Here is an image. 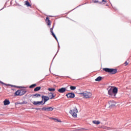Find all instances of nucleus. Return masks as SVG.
Masks as SVG:
<instances>
[{"label": "nucleus", "instance_id": "nucleus-11", "mask_svg": "<svg viewBox=\"0 0 131 131\" xmlns=\"http://www.w3.org/2000/svg\"><path fill=\"white\" fill-rule=\"evenodd\" d=\"M53 28L50 29V32L51 33L52 35H53V36L54 37V38L57 40V41H58V38H57L56 35H55V33H54V32L53 31Z\"/></svg>", "mask_w": 131, "mask_h": 131}, {"label": "nucleus", "instance_id": "nucleus-31", "mask_svg": "<svg viewBox=\"0 0 131 131\" xmlns=\"http://www.w3.org/2000/svg\"><path fill=\"white\" fill-rule=\"evenodd\" d=\"M129 99H131V96H130L129 97Z\"/></svg>", "mask_w": 131, "mask_h": 131}, {"label": "nucleus", "instance_id": "nucleus-19", "mask_svg": "<svg viewBox=\"0 0 131 131\" xmlns=\"http://www.w3.org/2000/svg\"><path fill=\"white\" fill-rule=\"evenodd\" d=\"M25 5H26V6H27L28 7H30L31 6L30 5V4L29 3V2H28V1H26Z\"/></svg>", "mask_w": 131, "mask_h": 131}, {"label": "nucleus", "instance_id": "nucleus-25", "mask_svg": "<svg viewBox=\"0 0 131 131\" xmlns=\"http://www.w3.org/2000/svg\"><path fill=\"white\" fill-rule=\"evenodd\" d=\"M56 122H61V121L58 119H55Z\"/></svg>", "mask_w": 131, "mask_h": 131}, {"label": "nucleus", "instance_id": "nucleus-6", "mask_svg": "<svg viewBox=\"0 0 131 131\" xmlns=\"http://www.w3.org/2000/svg\"><path fill=\"white\" fill-rule=\"evenodd\" d=\"M42 101L44 100V103H42V105H44V104H46V102H47V101H49L50 100V98L48 96H42Z\"/></svg>", "mask_w": 131, "mask_h": 131}, {"label": "nucleus", "instance_id": "nucleus-23", "mask_svg": "<svg viewBox=\"0 0 131 131\" xmlns=\"http://www.w3.org/2000/svg\"><path fill=\"white\" fill-rule=\"evenodd\" d=\"M41 110H42L43 111H48V107H43L41 108Z\"/></svg>", "mask_w": 131, "mask_h": 131}, {"label": "nucleus", "instance_id": "nucleus-4", "mask_svg": "<svg viewBox=\"0 0 131 131\" xmlns=\"http://www.w3.org/2000/svg\"><path fill=\"white\" fill-rule=\"evenodd\" d=\"M78 112V111L77 110V108H74L72 110L70 111V113L72 115L73 117L76 118L77 117V113Z\"/></svg>", "mask_w": 131, "mask_h": 131}, {"label": "nucleus", "instance_id": "nucleus-24", "mask_svg": "<svg viewBox=\"0 0 131 131\" xmlns=\"http://www.w3.org/2000/svg\"><path fill=\"white\" fill-rule=\"evenodd\" d=\"M34 97H36V98H38L40 97V94H36L34 95Z\"/></svg>", "mask_w": 131, "mask_h": 131}, {"label": "nucleus", "instance_id": "nucleus-9", "mask_svg": "<svg viewBox=\"0 0 131 131\" xmlns=\"http://www.w3.org/2000/svg\"><path fill=\"white\" fill-rule=\"evenodd\" d=\"M33 104L35 106H39V105H42V100L41 101H34Z\"/></svg>", "mask_w": 131, "mask_h": 131}, {"label": "nucleus", "instance_id": "nucleus-17", "mask_svg": "<svg viewBox=\"0 0 131 131\" xmlns=\"http://www.w3.org/2000/svg\"><path fill=\"white\" fill-rule=\"evenodd\" d=\"M70 89L71 90V91H74V90L76 89V87L74 86H71Z\"/></svg>", "mask_w": 131, "mask_h": 131}, {"label": "nucleus", "instance_id": "nucleus-1", "mask_svg": "<svg viewBox=\"0 0 131 131\" xmlns=\"http://www.w3.org/2000/svg\"><path fill=\"white\" fill-rule=\"evenodd\" d=\"M118 92V90L116 87L114 88L113 89L111 88L108 91V93L110 96H111L113 98H114L115 96H116L117 93Z\"/></svg>", "mask_w": 131, "mask_h": 131}, {"label": "nucleus", "instance_id": "nucleus-2", "mask_svg": "<svg viewBox=\"0 0 131 131\" xmlns=\"http://www.w3.org/2000/svg\"><path fill=\"white\" fill-rule=\"evenodd\" d=\"M81 97H83L84 99H90L92 97V93L88 91H84L79 94Z\"/></svg>", "mask_w": 131, "mask_h": 131}, {"label": "nucleus", "instance_id": "nucleus-21", "mask_svg": "<svg viewBox=\"0 0 131 131\" xmlns=\"http://www.w3.org/2000/svg\"><path fill=\"white\" fill-rule=\"evenodd\" d=\"M46 21H48V25H51V21H50V19H49V17H47Z\"/></svg>", "mask_w": 131, "mask_h": 131}, {"label": "nucleus", "instance_id": "nucleus-20", "mask_svg": "<svg viewBox=\"0 0 131 131\" xmlns=\"http://www.w3.org/2000/svg\"><path fill=\"white\" fill-rule=\"evenodd\" d=\"M52 110H54V108L52 107H47V111H52Z\"/></svg>", "mask_w": 131, "mask_h": 131}, {"label": "nucleus", "instance_id": "nucleus-14", "mask_svg": "<svg viewBox=\"0 0 131 131\" xmlns=\"http://www.w3.org/2000/svg\"><path fill=\"white\" fill-rule=\"evenodd\" d=\"M93 123H94V124L98 125V124H100V121L94 120V121H93Z\"/></svg>", "mask_w": 131, "mask_h": 131}, {"label": "nucleus", "instance_id": "nucleus-3", "mask_svg": "<svg viewBox=\"0 0 131 131\" xmlns=\"http://www.w3.org/2000/svg\"><path fill=\"white\" fill-rule=\"evenodd\" d=\"M103 70L107 73H111V74H115L117 72V70L114 69L104 68Z\"/></svg>", "mask_w": 131, "mask_h": 131}, {"label": "nucleus", "instance_id": "nucleus-29", "mask_svg": "<svg viewBox=\"0 0 131 131\" xmlns=\"http://www.w3.org/2000/svg\"><path fill=\"white\" fill-rule=\"evenodd\" d=\"M36 110H40V108H36Z\"/></svg>", "mask_w": 131, "mask_h": 131}, {"label": "nucleus", "instance_id": "nucleus-18", "mask_svg": "<svg viewBox=\"0 0 131 131\" xmlns=\"http://www.w3.org/2000/svg\"><path fill=\"white\" fill-rule=\"evenodd\" d=\"M48 91H49V92H55V89L54 88H49Z\"/></svg>", "mask_w": 131, "mask_h": 131}, {"label": "nucleus", "instance_id": "nucleus-5", "mask_svg": "<svg viewBox=\"0 0 131 131\" xmlns=\"http://www.w3.org/2000/svg\"><path fill=\"white\" fill-rule=\"evenodd\" d=\"M26 91L25 90H17L16 92L15 93V96H23V95H25L26 94Z\"/></svg>", "mask_w": 131, "mask_h": 131}, {"label": "nucleus", "instance_id": "nucleus-7", "mask_svg": "<svg viewBox=\"0 0 131 131\" xmlns=\"http://www.w3.org/2000/svg\"><path fill=\"white\" fill-rule=\"evenodd\" d=\"M66 96L68 99H71V98H74L75 97V95L73 93L67 94Z\"/></svg>", "mask_w": 131, "mask_h": 131}, {"label": "nucleus", "instance_id": "nucleus-30", "mask_svg": "<svg viewBox=\"0 0 131 131\" xmlns=\"http://www.w3.org/2000/svg\"><path fill=\"white\" fill-rule=\"evenodd\" d=\"M0 83H4V82H0Z\"/></svg>", "mask_w": 131, "mask_h": 131}, {"label": "nucleus", "instance_id": "nucleus-13", "mask_svg": "<svg viewBox=\"0 0 131 131\" xmlns=\"http://www.w3.org/2000/svg\"><path fill=\"white\" fill-rule=\"evenodd\" d=\"M49 98L50 99H54V98H55V96L53 94V93H50L49 94Z\"/></svg>", "mask_w": 131, "mask_h": 131}, {"label": "nucleus", "instance_id": "nucleus-27", "mask_svg": "<svg viewBox=\"0 0 131 131\" xmlns=\"http://www.w3.org/2000/svg\"><path fill=\"white\" fill-rule=\"evenodd\" d=\"M94 3L95 4H97V3H99V1H94Z\"/></svg>", "mask_w": 131, "mask_h": 131}, {"label": "nucleus", "instance_id": "nucleus-15", "mask_svg": "<svg viewBox=\"0 0 131 131\" xmlns=\"http://www.w3.org/2000/svg\"><path fill=\"white\" fill-rule=\"evenodd\" d=\"M102 80V77H98L96 79L95 81H101Z\"/></svg>", "mask_w": 131, "mask_h": 131}, {"label": "nucleus", "instance_id": "nucleus-33", "mask_svg": "<svg viewBox=\"0 0 131 131\" xmlns=\"http://www.w3.org/2000/svg\"><path fill=\"white\" fill-rule=\"evenodd\" d=\"M0 90H1V87H0Z\"/></svg>", "mask_w": 131, "mask_h": 131}, {"label": "nucleus", "instance_id": "nucleus-22", "mask_svg": "<svg viewBox=\"0 0 131 131\" xmlns=\"http://www.w3.org/2000/svg\"><path fill=\"white\" fill-rule=\"evenodd\" d=\"M36 86V84H33L30 86V89H33V88H35Z\"/></svg>", "mask_w": 131, "mask_h": 131}, {"label": "nucleus", "instance_id": "nucleus-12", "mask_svg": "<svg viewBox=\"0 0 131 131\" xmlns=\"http://www.w3.org/2000/svg\"><path fill=\"white\" fill-rule=\"evenodd\" d=\"M4 104L5 106H7V105H10V101L8 99H5L4 101Z\"/></svg>", "mask_w": 131, "mask_h": 131}, {"label": "nucleus", "instance_id": "nucleus-26", "mask_svg": "<svg viewBox=\"0 0 131 131\" xmlns=\"http://www.w3.org/2000/svg\"><path fill=\"white\" fill-rule=\"evenodd\" d=\"M125 66H127V65H128V62H127V61H125Z\"/></svg>", "mask_w": 131, "mask_h": 131}, {"label": "nucleus", "instance_id": "nucleus-10", "mask_svg": "<svg viewBox=\"0 0 131 131\" xmlns=\"http://www.w3.org/2000/svg\"><path fill=\"white\" fill-rule=\"evenodd\" d=\"M58 93L63 94V93H65V92H66V88H60L58 90Z\"/></svg>", "mask_w": 131, "mask_h": 131}, {"label": "nucleus", "instance_id": "nucleus-8", "mask_svg": "<svg viewBox=\"0 0 131 131\" xmlns=\"http://www.w3.org/2000/svg\"><path fill=\"white\" fill-rule=\"evenodd\" d=\"M108 105H109V108H110L111 107H114V106H115L116 103L115 102H114V101L113 100H111L110 101H108Z\"/></svg>", "mask_w": 131, "mask_h": 131}, {"label": "nucleus", "instance_id": "nucleus-16", "mask_svg": "<svg viewBox=\"0 0 131 131\" xmlns=\"http://www.w3.org/2000/svg\"><path fill=\"white\" fill-rule=\"evenodd\" d=\"M41 88L40 86L36 87V88L34 89V91L35 92H37V91H39Z\"/></svg>", "mask_w": 131, "mask_h": 131}, {"label": "nucleus", "instance_id": "nucleus-28", "mask_svg": "<svg viewBox=\"0 0 131 131\" xmlns=\"http://www.w3.org/2000/svg\"><path fill=\"white\" fill-rule=\"evenodd\" d=\"M102 2H104V3H106V0H102Z\"/></svg>", "mask_w": 131, "mask_h": 131}, {"label": "nucleus", "instance_id": "nucleus-32", "mask_svg": "<svg viewBox=\"0 0 131 131\" xmlns=\"http://www.w3.org/2000/svg\"><path fill=\"white\" fill-rule=\"evenodd\" d=\"M20 105H22V104H23V103H19Z\"/></svg>", "mask_w": 131, "mask_h": 131}]
</instances>
